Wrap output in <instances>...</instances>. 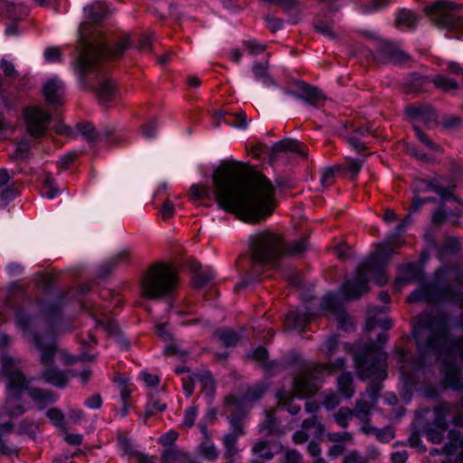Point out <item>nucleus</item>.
Returning a JSON list of instances; mask_svg holds the SVG:
<instances>
[{
  "label": "nucleus",
  "mask_w": 463,
  "mask_h": 463,
  "mask_svg": "<svg viewBox=\"0 0 463 463\" xmlns=\"http://www.w3.org/2000/svg\"><path fill=\"white\" fill-rule=\"evenodd\" d=\"M213 194L219 207L245 222H258L274 209V187L266 177L248 179L241 165L222 163L213 175Z\"/></svg>",
  "instance_id": "nucleus-1"
},
{
  "label": "nucleus",
  "mask_w": 463,
  "mask_h": 463,
  "mask_svg": "<svg viewBox=\"0 0 463 463\" xmlns=\"http://www.w3.org/2000/svg\"><path fill=\"white\" fill-rule=\"evenodd\" d=\"M407 222V220H404L396 227L394 233L390 235L385 242L377 245L375 250L358 266L353 280H347L344 283L342 293L347 298H357L368 292V283L371 280L379 286L387 282L384 268L394 254V249L403 243L401 234L405 229Z\"/></svg>",
  "instance_id": "nucleus-2"
},
{
  "label": "nucleus",
  "mask_w": 463,
  "mask_h": 463,
  "mask_svg": "<svg viewBox=\"0 0 463 463\" xmlns=\"http://www.w3.org/2000/svg\"><path fill=\"white\" fill-rule=\"evenodd\" d=\"M307 248L306 239L292 242L284 250L281 238L269 231L256 233L250 238V257L252 274H260L262 268L273 265L284 253L299 254Z\"/></svg>",
  "instance_id": "nucleus-3"
},
{
  "label": "nucleus",
  "mask_w": 463,
  "mask_h": 463,
  "mask_svg": "<svg viewBox=\"0 0 463 463\" xmlns=\"http://www.w3.org/2000/svg\"><path fill=\"white\" fill-rule=\"evenodd\" d=\"M2 369L7 379V396L4 411L9 417H19L25 412L21 404V393L28 389L29 380L20 370L21 362L9 355H3Z\"/></svg>",
  "instance_id": "nucleus-4"
},
{
  "label": "nucleus",
  "mask_w": 463,
  "mask_h": 463,
  "mask_svg": "<svg viewBox=\"0 0 463 463\" xmlns=\"http://www.w3.org/2000/svg\"><path fill=\"white\" fill-rule=\"evenodd\" d=\"M388 335L385 333L379 335L377 343L367 344L361 353L354 356V364L358 376L362 380H383L386 377V354L381 351L386 343Z\"/></svg>",
  "instance_id": "nucleus-5"
},
{
  "label": "nucleus",
  "mask_w": 463,
  "mask_h": 463,
  "mask_svg": "<svg viewBox=\"0 0 463 463\" xmlns=\"http://www.w3.org/2000/svg\"><path fill=\"white\" fill-rule=\"evenodd\" d=\"M130 40L128 34L121 35L116 42L115 46L110 49L107 42L103 39L91 43L87 39H81V52L80 53L77 68H79L81 77L87 72L89 68L98 63L101 57L118 58L129 47Z\"/></svg>",
  "instance_id": "nucleus-6"
},
{
  "label": "nucleus",
  "mask_w": 463,
  "mask_h": 463,
  "mask_svg": "<svg viewBox=\"0 0 463 463\" xmlns=\"http://www.w3.org/2000/svg\"><path fill=\"white\" fill-rule=\"evenodd\" d=\"M29 341L40 353V363L43 366L42 377L47 382L59 387H64L69 379V372L63 373L52 367L53 359L57 353V345L52 334H31Z\"/></svg>",
  "instance_id": "nucleus-7"
},
{
  "label": "nucleus",
  "mask_w": 463,
  "mask_h": 463,
  "mask_svg": "<svg viewBox=\"0 0 463 463\" xmlns=\"http://www.w3.org/2000/svg\"><path fill=\"white\" fill-rule=\"evenodd\" d=\"M178 282L175 269L168 264L156 263L150 267L141 284L142 295L157 299L170 294Z\"/></svg>",
  "instance_id": "nucleus-8"
},
{
  "label": "nucleus",
  "mask_w": 463,
  "mask_h": 463,
  "mask_svg": "<svg viewBox=\"0 0 463 463\" xmlns=\"http://www.w3.org/2000/svg\"><path fill=\"white\" fill-rule=\"evenodd\" d=\"M345 360L339 358L334 364H313L304 365L294 379L293 394L305 398L314 394L319 388L320 380L332 372L340 370Z\"/></svg>",
  "instance_id": "nucleus-9"
},
{
  "label": "nucleus",
  "mask_w": 463,
  "mask_h": 463,
  "mask_svg": "<svg viewBox=\"0 0 463 463\" xmlns=\"http://www.w3.org/2000/svg\"><path fill=\"white\" fill-rule=\"evenodd\" d=\"M79 71V78L82 84L95 90L99 102L101 106L107 108L118 97V90L114 80L109 78L106 72L100 71L98 63L89 68L88 72L81 77Z\"/></svg>",
  "instance_id": "nucleus-10"
},
{
  "label": "nucleus",
  "mask_w": 463,
  "mask_h": 463,
  "mask_svg": "<svg viewBox=\"0 0 463 463\" xmlns=\"http://www.w3.org/2000/svg\"><path fill=\"white\" fill-rule=\"evenodd\" d=\"M380 388L378 384H371L369 389L357 401L354 411L348 408H341L335 415V422L345 428L348 421L355 416L361 421L367 423L372 410L375 407L378 399Z\"/></svg>",
  "instance_id": "nucleus-11"
},
{
  "label": "nucleus",
  "mask_w": 463,
  "mask_h": 463,
  "mask_svg": "<svg viewBox=\"0 0 463 463\" xmlns=\"http://www.w3.org/2000/svg\"><path fill=\"white\" fill-rule=\"evenodd\" d=\"M426 13L433 16V21L441 29L457 35L463 33V19L458 8L443 1L426 7Z\"/></svg>",
  "instance_id": "nucleus-12"
},
{
  "label": "nucleus",
  "mask_w": 463,
  "mask_h": 463,
  "mask_svg": "<svg viewBox=\"0 0 463 463\" xmlns=\"http://www.w3.org/2000/svg\"><path fill=\"white\" fill-rule=\"evenodd\" d=\"M455 407L449 403L442 402L434 408V420L425 427L427 439L435 444H439L448 429L447 418L454 411Z\"/></svg>",
  "instance_id": "nucleus-13"
},
{
  "label": "nucleus",
  "mask_w": 463,
  "mask_h": 463,
  "mask_svg": "<svg viewBox=\"0 0 463 463\" xmlns=\"http://www.w3.org/2000/svg\"><path fill=\"white\" fill-rule=\"evenodd\" d=\"M24 118L29 134L38 137L45 133L51 120V115L43 109L31 107L24 110Z\"/></svg>",
  "instance_id": "nucleus-14"
},
{
  "label": "nucleus",
  "mask_w": 463,
  "mask_h": 463,
  "mask_svg": "<svg viewBox=\"0 0 463 463\" xmlns=\"http://www.w3.org/2000/svg\"><path fill=\"white\" fill-rule=\"evenodd\" d=\"M415 187L417 192H435L438 194L441 200L443 202L448 201L449 199H454L459 203H462V202L458 199L452 193V189L455 187V185H449L448 187L444 186L439 181L434 179V180H418L415 183Z\"/></svg>",
  "instance_id": "nucleus-15"
},
{
  "label": "nucleus",
  "mask_w": 463,
  "mask_h": 463,
  "mask_svg": "<svg viewBox=\"0 0 463 463\" xmlns=\"http://www.w3.org/2000/svg\"><path fill=\"white\" fill-rule=\"evenodd\" d=\"M396 354L397 361L401 364L402 379L405 384H410L412 383L410 369H411L413 373H416L422 366V363L421 361L411 359L404 350L397 349Z\"/></svg>",
  "instance_id": "nucleus-16"
},
{
  "label": "nucleus",
  "mask_w": 463,
  "mask_h": 463,
  "mask_svg": "<svg viewBox=\"0 0 463 463\" xmlns=\"http://www.w3.org/2000/svg\"><path fill=\"white\" fill-rule=\"evenodd\" d=\"M406 113L415 121V124H430L437 120V114L430 106L411 105L406 109Z\"/></svg>",
  "instance_id": "nucleus-17"
},
{
  "label": "nucleus",
  "mask_w": 463,
  "mask_h": 463,
  "mask_svg": "<svg viewBox=\"0 0 463 463\" xmlns=\"http://www.w3.org/2000/svg\"><path fill=\"white\" fill-rule=\"evenodd\" d=\"M43 93L48 103L60 104L64 96V84L61 80L52 78L45 82Z\"/></svg>",
  "instance_id": "nucleus-18"
},
{
  "label": "nucleus",
  "mask_w": 463,
  "mask_h": 463,
  "mask_svg": "<svg viewBox=\"0 0 463 463\" xmlns=\"http://www.w3.org/2000/svg\"><path fill=\"white\" fill-rule=\"evenodd\" d=\"M449 441L444 446L446 455H458L459 463H463V433L460 430H451L449 432Z\"/></svg>",
  "instance_id": "nucleus-19"
},
{
  "label": "nucleus",
  "mask_w": 463,
  "mask_h": 463,
  "mask_svg": "<svg viewBox=\"0 0 463 463\" xmlns=\"http://www.w3.org/2000/svg\"><path fill=\"white\" fill-rule=\"evenodd\" d=\"M215 118L219 124L223 121L229 126L241 129H244L248 126L246 114L242 110L236 112L219 111L215 113Z\"/></svg>",
  "instance_id": "nucleus-20"
},
{
  "label": "nucleus",
  "mask_w": 463,
  "mask_h": 463,
  "mask_svg": "<svg viewBox=\"0 0 463 463\" xmlns=\"http://www.w3.org/2000/svg\"><path fill=\"white\" fill-rule=\"evenodd\" d=\"M298 99L304 100L309 105L318 106L325 99L323 94L318 90V89L310 85L301 83L298 87Z\"/></svg>",
  "instance_id": "nucleus-21"
},
{
  "label": "nucleus",
  "mask_w": 463,
  "mask_h": 463,
  "mask_svg": "<svg viewBox=\"0 0 463 463\" xmlns=\"http://www.w3.org/2000/svg\"><path fill=\"white\" fill-rule=\"evenodd\" d=\"M191 270L194 273V284L197 288L205 286L214 278L213 271L209 268L203 269L199 262L193 261L191 263Z\"/></svg>",
  "instance_id": "nucleus-22"
},
{
  "label": "nucleus",
  "mask_w": 463,
  "mask_h": 463,
  "mask_svg": "<svg viewBox=\"0 0 463 463\" xmlns=\"http://www.w3.org/2000/svg\"><path fill=\"white\" fill-rule=\"evenodd\" d=\"M422 279V269L415 263L407 264L402 269V276L396 279L398 284H408L419 281Z\"/></svg>",
  "instance_id": "nucleus-23"
},
{
  "label": "nucleus",
  "mask_w": 463,
  "mask_h": 463,
  "mask_svg": "<svg viewBox=\"0 0 463 463\" xmlns=\"http://www.w3.org/2000/svg\"><path fill=\"white\" fill-rule=\"evenodd\" d=\"M382 313V310L373 307L372 309H369L368 311V317L365 324V329L366 331H370L373 329L375 326H380L384 330H387L392 327V321L388 318L380 319L378 318V315Z\"/></svg>",
  "instance_id": "nucleus-24"
},
{
  "label": "nucleus",
  "mask_w": 463,
  "mask_h": 463,
  "mask_svg": "<svg viewBox=\"0 0 463 463\" xmlns=\"http://www.w3.org/2000/svg\"><path fill=\"white\" fill-rule=\"evenodd\" d=\"M395 23L401 29H412L418 23V17L411 11L402 9L397 13Z\"/></svg>",
  "instance_id": "nucleus-25"
},
{
  "label": "nucleus",
  "mask_w": 463,
  "mask_h": 463,
  "mask_svg": "<svg viewBox=\"0 0 463 463\" xmlns=\"http://www.w3.org/2000/svg\"><path fill=\"white\" fill-rule=\"evenodd\" d=\"M200 428L205 436V440L203 441L199 447V454L204 458L213 461L218 458V451L213 443L210 440L206 429L201 425Z\"/></svg>",
  "instance_id": "nucleus-26"
},
{
  "label": "nucleus",
  "mask_w": 463,
  "mask_h": 463,
  "mask_svg": "<svg viewBox=\"0 0 463 463\" xmlns=\"http://www.w3.org/2000/svg\"><path fill=\"white\" fill-rule=\"evenodd\" d=\"M434 290H435L434 285H426V286L420 287L408 297V301L410 303L418 302V301H427V302L435 301L436 298L432 296V293L434 292Z\"/></svg>",
  "instance_id": "nucleus-27"
},
{
  "label": "nucleus",
  "mask_w": 463,
  "mask_h": 463,
  "mask_svg": "<svg viewBox=\"0 0 463 463\" xmlns=\"http://www.w3.org/2000/svg\"><path fill=\"white\" fill-rule=\"evenodd\" d=\"M338 390L345 398L354 395L353 378L350 373H343L337 379Z\"/></svg>",
  "instance_id": "nucleus-28"
},
{
  "label": "nucleus",
  "mask_w": 463,
  "mask_h": 463,
  "mask_svg": "<svg viewBox=\"0 0 463 463\" xmlns=\"http://www.w3.org/2000/svg\"><path fill=\"white\" fill-rule=\"evenodd\" d=\"M252 72L255 79L259 81H261L264 85L271 86L274 84L272 78L269 74L267 62L254 63L252 66Z\"/></svg>",
  "instance_id": "nucleus-29"
},
{
  "label": "nucleus",
  "mask_w": 463,
  "mask_h": 463,
  "mask_svg": "<svg viewBox=\"0 0 463 463\" xmlns=\"http://www.w3.org/2000/svg\"><path fill=\"white\" fill-rule=\"evenodd\" d=\"M273 151L280 152V151H292L302 156H305V153L302 150V144L299 143L296 139H283L273 146Z\"/></svg>",
  "instance_id": "nucleus-30"
},
{
  "label": "nucleus",
  "mask_w": 463,
  "mask_h": 463,
  "mask_svg": "<svg viewBox=\"0 0 463 463\" xmlns=\"http://www.w3.org/2000/svg\"><path fill=\"white\" fill-rule=\"evenodd\" d=\"M311 318L308 314H299L297 311H290L287 315V321L288 325L297 329H302L306 326Z\"/></svg>",
  "instance_id": "nucleus-31"
},
{
  "label": "nucleus",
  "mask_w": 463,
  "mask_h": 463,
  "mask_svg": "<svg viewBox=\"0 0 463 463\" xmlns=\"http://www.w3.org/2000/svg\"><path fill=\"white\" fill-rule=\"evenodd\" d=\"M382 49L392 61H402L407 58L406 54L391 42H383Z\"/></svg>",
  "instance_id": "nucleus-32"
},
{
  "label": "nucleus",
  "mask_w": 463,
  "mask_h": 463,
  "mask_svg": "<svg viewBox=\"0 0 463 463\" xmlns=\"http://www.w3.org/2000/svg\"><path fill=\"white\" fill-rule=\"evenodd\" d=\"M188 455L182 450L171 449L162 457V463H187Z\"/></svg>",
  "instance_id": "nucleus-33"
},
{
  "label": "nucleus",
  "mask_w": 463,
  "mask_h": 463,
  "mask_svg": "<svg viewBox=\"0 0 463 463\" xmlns=\"http://www.w3.org/2000/svg\"><path fill=\"white\" fill-rule=\"evenodd\" d=\"M302 428L304 430H307V433H309L311 437L315 438L321 437L325 431L324 426L315 416L311 419L305 420L302 423Z\"/></svg>",
  "instance_id": "nucleus-34"
},
{
  "label": "nucleus",
  "mask_w": 463,
  "mask_h": 463,
  "mask_svg": "<svg viewBox=\"0 0 463 463\" xmlns=\"http://www.w3.org/2000/svg\"><path fill=\"white\" fill-rule=\"evenodd\" d=\"M237 441L235 436L224 435L222 438V443L225 448V457L228 459L232 460L238 454L239 449L237 448Z\"/></svg>",
  "instance_id": "nucleus-35"
},
{
  "label": "nucleus",
  "mask_w": 463,
  "mask_h": 463,
  "mask_svg": "<svg viewBox=\"0 0 463 463\" xmlns=\"http://www.w3.org/2000/svg\"><path fill=\"white\" fill-rule=\"evenodd\" d=\"M59 189L57 188L54 179L50 175H47L43 181L42 188V195L48 199H53L59 194Z\"/></svg>",
  "instance_id": "nucleus-36"
},
{
  "label": "nucleus",
  "mask_w": 463,
  "mask_h": 463,
  "mask_svg": "<svg viewBox=\"0 0 463 463\" xmlns=\"http://www.w3.org/2000/svg\"><path fill=\"white\" fill-rule=\"evenodd\" d=\"M277 396H278V399H279V406L280 405L286 406L287 407V411L290 414L295 415V414L299 412L300 406L298 405V404L292 403V402H291V394L290 393H287L285 391H279L278 392Z\"/></svg>",
  "instance_id": "nucleus-37"
},
{
  "label": "nucleus",
  "mask_w": 463,
  "mask_h": 463,
  "mask_svg": "<svg viewBox=\"0 0 463 463\" xmlns=\"http://www.w3.org/2000/svg\"><path fill=\"white\" fill-rule=\"evenodd\" d=\"M433 83L437 88L441 89L445 91L457 90L458 86L456 80L444 75H437L436 77H434Z\"/></svg>",
  "instance_id": "nucleus-38"
},
{
  "label": "nucleus",
  "mask_w": 463,
  "mask_h": 463,
  "mask_svg": "<svg viewBox=\"0 0 463 463\" xmlns=\"http://www.w3.org/2000/svg\"><path fill=\"white\" fill-rule=\"evenodd\" d=\"M260 431L266 435H269L277 431V421L274 417V411H266L265 420L260 425Z\"/></svg>",
  "instance_id": "nucleus-39"
},
{
  "label": "nucleus",
  "mask_w": 463,
  "mask_h": 463,
  "mask_svg": "<svg viewBox=\"0 0 463 463\" xmlns=\"http://www.w3.org/2000/svg\"><path fill=\"white\" fill-rule=\"evenodd\" d=\"M29 394L33 400L40 402L52 403L55 401V397L52 392L39 388L30 390Z\"/></svg>",
  "instance_id": "nucleus-40"
},
{
  "label": "nucleus",
  "mask_w": 463,
  "mask_h": 463,
  "mask_svg": "<svg viewBox=\"0 0 463 463\" xmlns=\"http://www.w3.org/2000/svg\"><path fill=\"white\" fill-rule=\"evenodd\" d=\"M340 301L338 295L335 293H328L326 294L322 301L321 307L323 309L336 312L340 308Z\"/></svg>",
  "instance_id": "nucleus-41"
},
{
  "label": "nucleus",
  "mask_w": 463,
  "mask_h": 463,
  "mask_svg": "<svg viewBox=\"0 0 463 463\" xmlns=\"http://www.w3.org/2000/svg\"><path fill=\"white\" fill-rule=\"evenodd\" d=\"M252 452L264 459H271L274 456L269 442L264 440L257 442L252 448Z\"/></svg>",
  "instance_id": "nucleus-42"
},
{
  "label": "nucleus",
  "mask_w": 463,
  "mask_h": 463,
  "mask_svg": "<svg viewBox=\"0 0 463 463\" xmlns=\"http://www.w3.org/2000/svg\"><path fill=\"white\" fill-rule=\"evenodd\" d=\"M229 423L232 429V432L227 435L235 436L238 439L241 436L244 434L243 426H242V416L241 415H231L229 418Z\"/></svg>",
  "instance_id": "nucleus-43"
},
{
  "label": "nucleus",
  "mask_w": 463,
  "mask_h": 463,
  "mask_svg": "<svg viewBox=\"0 0 463 463\" xmlns=\"http://www.w3.org/2000/svg\"><path fill=\"white\" fill-rule=\"evenodd\" d=\"M91 22L99 23L105 17V7L101 5H90L84 8Z\"/></svg>",
  "instance_id": "nucleus-44"
},
{
  "label": "nucleus",
  "mask_w": 463,
  "mask_h": 463,
  "mask_svg": "<svg viewBox=\"0 0 463 463\" xmlns=\"http://www.w3.org/2000/svg\"><path fill=\"white\" fill-rule=\"evenodd\" d=\"M362 430L368 434V433H375L377 435V438L382 441H389L391 439L393 438V433L392 429L387 428L383 430H378L369 425L367 423H364V425L362 427Z\"/></svg>",
  "instance_id": "nucleus-45"
},
{
  "label": "nucleus",
  "mask_w": 463,
  "mask_h": 463,
  "mask_svg": "<svg viewBox=\"0 0 463 463\" xmlns=\"http://www.w3.org/2000/svg\"><path fill=\"white\" fill-rule=\"evenodd\" d=\"M243 47L249 54L256 55L262 53L266 50V45L257 42L254 39L243 42Z\"/></svg>",
  "instance_id": "nucleus-46"
},
{
  "label": "nucleus",
  "mask_w": 463,
  "mask_h": 463,
  "mask_svg": "<svg viewBox=\"0 0 463 463\" xmlns=\"http://www.w3.org/2000/svg\"><path fill=\"white\" fill-rule=\"evenodd\" d=\"M200 381L202 383V389L205 395L211 397L214 393L215 383L213 376L210 373L203 374L200 377Z\"/></svg>",
  "instance_id": "nucleus-47"
},
{
  "label": "nucleus",
  "mask_w": 463,
  "mask_h": 463,
  "mask_svg": "<svg viewBox=\"0 0 463 463\" xmlns=\"http://www.w3.org/2000/svg\"><path fill=\"white\" fill-rule=\"evenodd\" d=\"M197 415H198V409L196 406H191V407L187 408L184 411L182 426L184 428H187V429L191 428L194 425Z\"/></svg>",
  "instance_id": "nucleus-48"
},
{
  "label": "nucleus",
  "mask_w": 463,
  "mask_h": 463,
  "mask_svg": "<svg viewBox=\"0 0 463 463\" xmlns=\"http://www.w3.org/2000/svg\"><path fill=\"white\" fill-rule=\"evenodd\" d=\"M79 132L88 140H94L98 134L95 130V128L90 123H82L77 126Z\"/></svg>",
  "instance_id": "nucleus-49"
},
{
  "label": "nucleus",
  "mask_w": 463,
  "mask_h": 463,
  "mask_svg": "<svg viewBox=\"0 0 463 463\" xmlns=\"http://www.w3.org/2000/svg\"><path fill=\"white\" fill-rule=\"evenodd\" d=\"M315 28L317 32L330 39H335L336 37V33L333 29L332 24L330 23H324L317 20L315 22Z\"/></svg>",
  "instance_id": "nucleus-50"
},
{
  "label": "nucleus",
  "mask_w": 463,
  "mask_h": 463,
  "mask_svg": "<svg viewBox=\"0 0 463 463\" xmlns=\"http://www.w3.org/2000/svg\"><path fill=\"white\" fill-rule=\"evenodd\" d=\"M218 335L226 345H234L239 340L238 335L231 329L222 330L218 333Z\"/></svg>",
  "instance_id": "nucleus-51"
},
{
  "label": "nucleus",
  "mask_w": 463,
  "mask_h": 463,
  "mask_svg": "<svg viewBox=\"0 0 463 463\" xmlns=\"http://www.w3.org/2000/svg\"><path fill=\"white\" fill-rule=\"evenodd\" d=\"M339 166H334L327 168L324 171L321 176V184L323 186L326 187L333 184L334 178L336 173L339 171Z\"/></svg>",
  "instance_id": "nucleus-52"
},
{
  "label": "nucleus",
  "mask_w": 463,
  "mask_h": 463,
  "mask_svg": "<svg viewBox=\"0 0 463 463\" xmlns=\"http://www.w3.org/2000/svg\"><path fill=\"white\" fill-rule=\"evenodd\" d=\"M30 146L26 142L18 143L12 157L15 160L24 159L28 156Z\"/></svg>",
  "instance_id": "nucleus-53"
},
{
  "label": "nucleus",
  "mask_w": 463,
  "mask_h": 463,
  "mask_svg": "<svg viewBox=\"0 0 463 463\" xmlns=\"http://www.w3.org/2000/svg\"><path fill=\"white\" fill-rule=\"evenodd\" d=\"M265 392L263 385H256L250 389L244 395L243 400L245 402H251L260 399Z\"/></svg>",
  "instance_id": "nucleus-54"
},
{
  "label": "nucleus",
  "mask_w": 463,
  "mask_h": 463,
  "mask_svg": "<svg viewBox=\"0 0 463 463\" xmlns=\"http://www.w3.org/2000/svg\"><path fill=\"white\" fill-rule=\"evenodd\" d=\"M343 463H369V458L357 451H350L344 457Z\"/></svg>",
  "instance_id": "nucleus-55"
},
{
  "label": "nucleus",
  "mask_w": 463,
  "mask_h": 463,
  "mask_svg": "<svg viewBox=\"0 0 463 463\" xmlns=\"http://www.w3.org/2000/svg\"><path fill=\"white\" fill-rule=\"evenodd\" d=\"M414 130L417 137L421 143L426 145L430 150L438 152L439 151V146L432 142L423 132H421L417 126H414Z\"/></svg>",
  "instance_id": "nucleus-56"
},
{
  "label": "nucleus",
  "mask_w": 463,
  "mask_h": 463,
  "mask_svg": "<svg viewBox=\"0 0 463 463\" xmlns=\"http://www.w3.org/2000/svg\"><path fill=\"white\" fill-rule=\"evenodd\" d=\"M5 10L7 13V15L10 19L15 20L21 18L23 15L25 14V12L24 10V7L20 5H6Z\"/></svg>",
  "instance_id": "nucleus-57"
},
{
  "label": "nucleus",
  "mask_w": 463,
  "mask_h": 463,
  "mask_svg": "<svg viewBox=\"0 0 463 463\" xmlns=\"http://www.w3.org/2000/svg\"><path fill=\"white\" fill-rule=\"evenodd\" d=\"M16 321L18 326L23 329L24 332H29L33 326V319L26 315L18 312L16 314Z\"/></svg>",
  "instance_id": "nucleus-58"
},
{
  "label": "nucleus",
  "mask_w": 463,
  "mask_h": 463,
  "mask_svg": "<svg viewBox=\"0 0 463 463\" xmlns=\"http://www.w3.org/2000/svg\"><path fill=\"white\" fill-rule=\"evenodd\" d=\"M345 168L351 173L352 178L355 177L362 168V162L355 159L346 158Z\"/></svg>",
  "instance_id": "nucleus-59"
},
{
  "label": "nucleus",
  "mask_w": 463,
  "mask_h": 463,
  "mask_svg": "<svg viewBox=\"0 0 463 463\" xmlns=\"http://www.w3.org/2000/svg\"><path fill=\"white\" fill-rule=\"evenodd\" d=\"M190 194L193 199L200 200L209 196V191L205 187H201L198 184H193L190 188Z\"/></svg>",
  "instance_id": "nucleus-60"
},
{
  "label": "nucleus",
  "mask_w": 463,
  "mask_h": 463,
  "mask_svg": "<svg viewBox=\"0 0 463 463\" xmlns=\"http://www.w3.org/2000/svg\"><path fill=\"white\" fill-rule=\"evenodd\" d=\"M61 57V50L58 47H51L45 50L44 58L48 62L60 61Z\"/></svg>",
  "instance_id": "nucleus-61"
},
{
  "label": "nucleus",
  "mask_w": 463,
  "mask_h": 463,
  "mask_svg": "<svg viewBox=\"0 0 463 463\" xmlns=\"http://www.w3.org/2000/svg\"><path fill=\"white\" fill-rule=\"evenodd\" d=\"M338 403L339 399L335 393L329 392L325 394L323 404L327 410L334 409Z\"/></svg>",
  "instance_id": "nucleus-62"
},
{
  "label": "nucleus",
  "mask_w": 463,
  "mask_h": 463,
  "mask_svg": "<svg viewBox=\"0 0 463 463\" xmlns=\"http://www.w3.org/2000/svg\"><path fill=\"white\" fill-rule=\"evenodd\" d=\"M47 417L57 426H61L63 422V414L58 409H50L47 411Z\"/></svg>",
  "instance_id": "nucleus-63"
},
{
  "label": "nucleus",
  "mask_w": 463,
  "mask_h": 463,
  "mask_svg": "<svg viewBox=\"0 0 463 463\" xmlns=\"http://www.w3.org/2000/svg\"><path fill=\"white\" fill-rule=\"evenodd\" d=\"M177 432L175 430H169L160 437L159 442L163 446H171L177 439Z\"/></svg>",
  "instance_id": "nucleus-64"
}]
</instances>
